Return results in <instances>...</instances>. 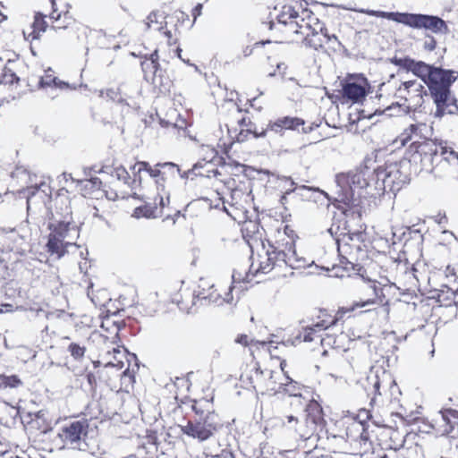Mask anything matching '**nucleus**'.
Returning a JSON list of instances; mask_svg holds the SVG:
<instances>
[{"label":"nucleus","instance_id":"64","mask_svg":"<svg viewBox=\"0 0 458 458\" xmlns=\"http://www.w3.org/2000/svg\"><path fill=\"white\" fill-rule=\"evenodd\" d=\"M252 53V47H246L244 49H243V55L244 56H249Z\"/></svg>","mask_w":458,"mask_h":458},{"label":"nucleus","instance_id":"25","mask_svg":"<svg viewBox=\"0 0 458 458\" xmlns=\"http://www.w3.org/2000/svg\"><path fill=\"white\" fill-rule=\"evenodd\" d=\"M367 95L364 85L357 82H346L343 85V96L352 102L362 100Z\"/></svg>","mask_w":458,"mask_h":458},{"label":"nucleus","instance_id":"29","mask_svg":"<svg viewBox=\"0 0 458 458\" xmlns=\"http://www.w3.org/2000/svg\"><path fill=\"white\" fill-rule=\"evenodd\" d=\"M360 12L362 13H366L370 16L386 18V19H388V20H391V21H396V22L402 23V24H403V14H404V13H398V12L387 13V12L374 11V10H361Z\"/></svg>","mask_w":458,"mask_h":458},{"label":"nucleus","instance_id":"1","mask_svg":"<svg viewBox=\"0 0 458 458\" xmlns=\"http://www.w3.org/2000/svg\"><path fill=\"white\" fill-rule=\"evenodd\" d=\"M431 131L432 128L424 123H412L401 134L400 141L405 145L407 141L418 138L411 145L420 157L421 169L435 177H442L451 168H458V153L445 141L437 142L428 139Z\"/></svg>","mask_w":458,"mask_h":458},{"label":"nucleus","instance_id":"2","mask_svg":"<svg viewBox=\"0 0 458 458\" xmlns=\"http://www.w3.org/2000/svg\"><path fill=\"white\" fill-rule=\"evenodd\" d=\"M55 210L47 208V228L50 231L47 250L57 259L69 252L70 247L78 248L76 241L80 236L77 225L73 222L72 208L67 199H55Z\"/></svg>","mask_w":458,"mask_h":458},{"label":"nucleus","instance_id":"13","mask_svg":"<svg viewBox=\"0 0 458 458\" xmlns=\"http://www.w3.org/2000/svg\"><path fill=\"white\" fill-rule=\"evenodd\" d=\"M370 174L371 169L365 165L345 174L337 175L336 182L342 187L347 185L352 192V198H353L355 190H363L368 187H372Z\"/></svg>","mask_w":458,"mask_h":458},{"label":"nucleus","instance_id":"54","mask_svg":"<svg viewBox=\"0 0 458 458\" xmlns=\"http://www.w3.org/2000/svg\"><path fill=\"white\" fill-rule=\"evenodd\" d=\"M380 387H381V383L378 379V377L375 376L373 378V388H374L375 393L378 394L379 395L381 394V392L379 390Z\"/></svg>","mask_w":458,"mask_h":458},{"label":"nucleus","instance_id":"36","mask_svg":"<svg viewBox=\"0 0 458 458\" xmlns=\"http://www.w3.org/2000/svg\"><path fill=\"white\" fill-rule=\"evenodd\" d=\"M67 351L75 360L79 361L84 358L86 347L77 343H71L67 347Z\"/></svg>","mask_w":458,"mask_h":458},{"label":"nucleus","instance_id":"43","mask_svg":"<svg viewBox=\"0 0 458 458\" xmlns=\"http://www.w3.org/2000/svg\"><path fill=\"white\" fill-rule=\"evenodd\" d=\"M441 419L443 424H447V422H457L456 421V411L454 410H445L441 411Z\"/></svg>","mask_w":458,"mask_h":458},{"label":"nucleus","instance_id":"32","mask_svg":"<svg viewBox=\"0 0 458 458\" xmlns=\"http://www.w3.org/2000/svg\"><path fill=\"white\" fill-rule=\"evenodd\" d=\"M199 154L202 156V165L203 168L205 166H212V162L215 158H219L217 157V151L215 148L208 145H202L199 148Z\"/></svg>","mask_w":458,"mask_h":458},{"label":"nucleus","instance_id":"31","mask_svg":"<svg viewBox=\"0 0 458 458\" xmlns=\"http://www.w3.org/2000/svg\"><path fill=\"white\" fill-rule=\"evenodd\" d=\"M165 22V16L159 12H151L147 17L146 27L147 29H154L156 30H162Z\"/></svg>","mask_w":458,"mask_h":458},{"label":"nucleus","instance_id":"27","mask_svg":"<svg viewBox=\"0 0 458 458\" xmlns=\"http://www.w3.org/2000/svg\"><path fill=\"white\" fill-rule=\"evenodd\" d=\"M437 68V67L429 65L422 61H415L412 59V64H411V68L408 72H411L414 75L420 78L425 83V81L428 80L431 73H433V71Z\"/></svg>","mask_w":458,"mask_h":458},{"label":"nucleus","instance_id":"60","mask_svg":"<svg viewBox=\"0 0 458 458\" xmlns=\"http://www.w3.org/2000/svg\"><path fill=\"white\" fill-rule=\"evenodd\" d=\"M87 379H88V382L89 383V385H91V386L96 383V377H95L94 374H92V373H89L87 375Z\"/></svg>","mask_w":458,"mask_h":458},{"label":"nucleus","instance_id":"8","mask_svg":"<svg viewBox=\"0 0 458 458\" xmlns=\"http://www.w3.org/2000/svg\"><path fill=\"white\" fill-rule=\"evenodd\" d=\"M11 175L13 179H16L21 184H26L23 194L27 199L28 212H30L32 205L38 199L45 204V200L47 199V191L50 189L47 183L41 182L40 183L29 185V183L32 182V179L29 171L23 167H17Z\"/></svg>","mask_w":458,"mask_h":458},{"label":"nucleus","instance_id":"23","mask_svg":"<svg viewBox=\"0 0 458 458\" xmlns=\"http://www.w3.org/2000/svg\"><path fill=\"white\" fill-rule=\"evenodd\" d=\"M346 435L349 438L358 441L360 445H366L370 437L365 424L360 421H353L351 423L346 429Z\"/></svg>","mask_w":458,"mask_h":458},{"label":"nucleus","instance_id":"51","mask_svg":"<svg viewBox=\"0 0 458 458\" xmlns=\"http://www.w3.org/2000/svg\"><path fill=\"white\" fill-rule=\"evenodd\" d=\"M31 30L27 34L25 31H23L24 37L27 40H35L38 39L40 37V34L38 30H35L33 28H30Z\"/></svg>","mask_w":458,"mask_h":458},{"label":"nucleus","instance_id":"24","mask_svg":"<svg viewBox=\"0 0 458 458\" xmlns=\"http://www.w3.org/2000/svg\"><path fill=\"white\" fill-rule=\"evenodd\" d=\"M368 287L369 291L371 293L368 294L369 298L354 302L352 310L369 307L370 305L378 304L382 301L380 298L383 296V289L377 284V282L369 281Z\"/></svg>","mask_w":458,"mask_h":458},{"label":"nucleus","instance_id":"10","mask_svg":"<svg viewBox=\"0 0 458 458\" xmlns=\"http://www.w3.org/2000/svg\"><path fill=\"white\" fill-rule=\"evenodd\" d=\"M403 24L413 29H425L435 34L445 35L449 32L446 22L435 15L404 13Z\"/></svg>","mask_w":458,"mask_h":458},{"label":"nucleus","instance_id":"26","mask_svg":"<svg viewBox=\"0 0 458 458\" xmlns=\"http://www.w3.org/2000/svg\"><path fill=\"white\" fill-rule=\"evenodd\" d=\"M14 62L8 60L4 65L0 59V84H13L20 81V78L13 71Z\"/></svg>","mask_w":458,"mask_h":458},{"label":"nucleus","instance_id":"11","mask_svg":"<svg viewBox=\"0 0 458 458\" xmlns=\"http://www.w3.org/2000/svg\"><path fill=\"white\" fill-rule=\"evenodd\" d=\"M324 419L322 409L318 403H311L307 406L306 417L302 423L295 427V431L303 440H309L315 435L318 428H322Z\"/></svg>","mask_w":458,"mask_h":458},{"label":"nucleus","instance_id":"47","mask_svg":"<svg viewBox=\"0 0 458 458\" xmlns=\"http://www.w3.org/2000/svg\"><path fill=\"white\" fill-rule=\"evenodd\" d=\"M111 38L107 37L106 34L103 31H99V37H98V44L103 48H109L110 46L107 44V41H109Z\"/></svg>","mask_w":458,"mask_h":458},{"label":"nucleus","instance_id":"40","mask_svg":"<svg viewBox=\"0 0 458 458\" xmlns=\"http://www.w3.org/2000/svg\"><path fill=\"white\" fill-rule=\"evenodd\" d=\"M55 78L56 77L54 76L52 69L49 68L45 72V75L40 78L39 86L41 88L51 87L54 82H55Z\"/></svg>","mask_w":458,"mask_h":458},{"label":"nucleus","instance_id":"38","mask_svg":"<svg viewBox=\"0 0 458 458\" xmlns=\"http://www.w3.org/2000/svg\"><path fill=\"white\" fill-rule=\"evenodd\" d=\"M46 414L47 412L43 410H40L37 412H29L27 414V417L29 418L27 422L36 424L38 428H41V424L46 422Z\"/></svg>","mask_w":458,"mask_h":458},{"label":"nucleus","instance_id":"52","mask_svg":"<svg viewBox=\"0 0 458 458\" xmlns=\"http://www.w3.org/2000/svg\"><path fill=\"white\" fill-rule=\"evenodd\" d=\"M251 134V132H247L245 129H242L240 132L236 136V140L238 142H243L248 139V135Z\"/></svg>","mask_w":458,"mask_h":458},{"label":"nucleus","instance_id":"5","mask_svg":"<svg viewBox=\"0 0 458 458\" xmlns=\"http://www.w3.org/2000/svg\"><path fill=\"white\" fill-rule=\"evenodd\" d=\"M175 168H177V165L172 162L157 163L155 166H151L148 174L155 179L157 196L153 201H147L144 206L135 208L134 216L136 217L156 218L163 215L164 208L170 203V192L165 186V169L175 172Z\"/></svg>","mask_w":458,"mask_h":458},{"label":"nucleus","instance_id":"21","mask_svg":"<svg viewBox=\"0 0 458 458\" xmlns=\"http://www.w3.org/2000/svg\"><path fill=\"white\" fill-rule=\"evenodd\" d=\"M279 252L278 247L273 245L270 246L266 251L265 257H260L259 266L257 268V272L267 274L269 273L276 265L281 266L277 253Z\"/></svg>","mask_w":458,"mask_h":458},{"label":"nucleus","instance_id":"17","mask_svg":"<svg viewBox=\"0 0 458 458\" xmlns=\"http://www.w3.org/2000/svg\"><path fill=\"white\" fill-rule=\"evenodd\" d=\"M407 165L406 162L389 164L388 179H386L387 190L390 191H399L403 185L410 182V177L403 169Z\"/></svg>","mask_w":458,"mask_h":458},{"label":"nucleus","instance_id":"50","mask_svg":"<svg viewBox=\"0 0 458 458\" xmlns=\"http://www.w3.org/2000/svg\"><path fill=\"white\" fill-rule=\"evenodd\" d=\"M49 1L51 3L52 9H53V12L50 13L49 17L54 21H58L60 20V18H61V13H56L57 9L55 7V5H56L55 1V0H49Z\"/></svg>","mask_w":458,"mask_h":458},{"label":"nucleus","instance_id":"39","mask_svg":"<svg viewBox=\"0 0 458 458\" xmlns=\"http://www.w3.org/2000/svg\"><path fill=\"white\" fill-rule=\"evenodd\" d=\"M46 15H44L41 13H37L35 15L34 21L31 25V28H33L35 30H38V33L45 32L47 28V23L45 21Z\"/></svg>","mask_w":458,"mask_h":458},{"label":"nucleus","instance_id":"12","mask_svg":"<svg viewBox=\"0 0 458 458\" xmlns=\"http://www.w3.org/2000/svg\"><path fill=\"white\" fill-rule=\"evenodd\" d=\"M303 10L299 1H295L294 4H284L276 14L277 23L286 26L289 32L300 35V30L304 29L301 22Z\"/></svg>","mask_w":458,"mask_h":458},{"label":"nucleus","instance_id":"15","mask_svg":"<svg viewBox=\"0 0 458 458\" xmlns=\"http://www.w3.org/2000/svg\"><path fill=\"white\" fill-rule=\"evenodd\" d=\"M279 252L277 257L279 258L280 263L293 269H301L306 267H310L314 261H310L303 256H299L295 250V243L293 240L282 243L277 246Z\"/></svg>","mask_w":458,"mask_h":458},{"label":"nucleus","instance_id":"4","mask_svg":"<svg viewBox=\"0 0 458 458\" xmlns=\"http://www.w3.org/2000/svg\"><path fill=\"white\" fill-rule=\"evenodd\" d=\"M191 408L195 416L185 425H180L181 431L199 442L207 441L221 427L218 415L212 410V403L208 399L194 401Z\"/></svg>","mask_w":458,"mask_h":458},{"label":"nucleus","instance_id":"59","mask_svg":"<svg viewBox=\"0 0 458 458\" xmlns=\"http://www.w3.org/2000/svg\"><path fill=\"white\" fill-rule=\"evenodd\" d=\"M216 457H218V458H229V457L233 458V454L231 452L223 450L220 454L216 455Z\"/></svg>","mask_w":458,"mask_h":458},{"label":"nucleus","instance_id":"16","mask_svg":"<svg viewBox=\"0 0 458 458\" xmlns=\"http://www.w3.org/2000/svg\"><path fill=\"white\" fill-rule=\"evenodd\" d=\"M398 92L406 101L410 100L415 106H421L423 96L428 95L423 84L416 80L403 82L398 89Z\"/></svg>","mask_w":458,"mask_h":458},{"label":"nucleus","instance_id":"44","mask_svg":"<svg viewBox=\"0 0 458 458\" xmlns=\"http://www.w3.org/2000/svg\"><path fill=\"white\" fill-rule=\"evenodd\" d=\"M456 426H458V422H447V424H443L441 426V434L444 436H452L454 437V436L452 434L454 432Z\"/></svg>","mask_w":458,"mask_h":458},{"label":"nucleus","instance_id":"45","mask_svg":"<svg viewBox=\"0 0 458 458\" xmlns=\"http://www.w3.org/2000/svg\"><path fill=\"white\" fill-rule=\"evenodd\" d=\"M150 168L151 165L145 161L137 162L133 166V170L138 174H140L142 171L148 173Z\"/></svg>","mask_w":458,"mask_h":458},{"label":"nucleus","instance_id":"61","mask_svg":"<svg viewBox=\"0 0 458 458\" xmlns=\"http://www.w3.org/2000/svg\"><path fill=\"white\" fill-rule=\"evenodd\" d=\"M286 419H287V422L289 424L294 422L298 426L299 421H298V419L296 417H294L293 415H289V416L286 417Z\"/></svg>","mask_w":458,"mask_h":458},{"label":"nucleus","instance_id":"48","mask_svg":"<svg viewBox=\"0 0 458 458\" xmlns=\"http://www.w3.org/2000/svg\"><path fill=\"white\" fill-rule=\"evenodd\" d=\"M437 47V41L433 37H428V38L424 42V48L428 51L435 50Z\"/></svg>","mask_w":458,"mask_h":458},{"label":"nucleus","instance_id":"3","mask_svg":"<svg viewBox=\"0 0 458 458\" xmlns=\"http://www.w3.org/2000/svg\"><path fill=\"white\" fill-rule=\"evenodd\" d=\"M458 79V72L437 67L425 84L436 105L435 117L458 114L457 99L451 92L452 84Z\"/></svg>","mask_w":458,"mask_h":458},{"label":"nucleus","instance_id":"41","mask_svg":"<svg viewBox=\"0 0 458 458\" xmlns=\"http://www.w3.org/2000/svg\"><path fill=\"white\" fill-rule=\"evenodd\" d=\"M112 176L119 181H123L124 183H128L130 180L129 173L122 166L114 168L112 172Z\"/></svg>","mask_w":458,"mask_h":458},{"label":"nucleus","instance_id":"37","mask_svg":"<svg viewBox=\"0 0 458 458\" xmlns=\"http://www.w3.org/2000/svg\"><path fill=\"white\" fill-rule=\"evenodd\" d=\"M284 180L285 181V183L289 184V186H288V188L285 189L284 195L282 197V201L286 199V195H288V194H290L292 192H294L295 191H313L314 190L313 188L309 187V186H305V185H301V186L297 187L296 183L291 178H288V177H284Z\"/></svg>","mask_w":458,"mask_h":458},{"label":"nucleus","instance_id":"62","mask_svg":"<svg viewBox=\"0 0 458 458\" xmlns=\"http://www.w3.org/2000/svg\"><path fill=\"white\" fill-rule=\"evenodd\" d=\"M1 230L4 233H16V229L15 228H11V227H4Z\"/></svg>","mask_w":458,"mask_h":458},{"label":"nucleus","instance_id":"28","mask_svg":"<svg viewBox=\"0 0 458 458\" xmlns=\"http://www.w3.org/2000/svg\"><path fill=\"white\" fill-rule=\"evenodd\" d=\"M277 386V392L283 391L290 396L301 395V385L287 375H284V382H278Z\"/></svg>","mask_w":458,"mask_h":458},{"label":"nucleus","instance_id":"46","mask_svg":"<svg viewBox=\"0 0 458 458\" xmlns=\"http://www.w3.org/2000/svg\"><path fill=\"white\" fill-rule=\"evenodd\" d=\"M204 169H205V171H203L202 173H204L203 176H205V177L211 178V177H217L218 175H221V173L216 168H214L211 166H205Z\"/></svg>","mask_w":458,"mask_h":458},{"label":"nucleus","instance_id":"42","mask_svg":"<svg viewBox=\"0 0 458 458\" xmlns=\"http://www.w3.org/2000/svg\"><path fill=\"white\" fill-rule=\"evenodd\" d=\"M391 63L396 66H400L409 71L411 64H412V59L410 57L398 58L395 56L391 59Z\"/></svg>","mask_w":458,"mask_h":458},{"label":"nucleus","instance_id":"7","mask_svg":"<svg viewBox=\"0 0 458 458\" xmlns=\"http://www.w3.org/2000/svg\"><path fill=\"white\" fill-rule=\"evenodd\" d=\"M233 289V285H231L228 292L223 296L214 284H210L207 288L205 286H199V290L192 294L191 306L188 307V305H184L183 301H182L178 303L179 309L190 313L191 308L197 305L198 302L202 306L211 304L221 306L224 303H232L233 301L232 293Z\"/></svg>","mask_w":458,"mask_h":458},{"label":"nucleus","instance_id":"57","mask_svg":"<svg viewBox=\"0 0 458 458\" xmlns=\"http://www.w3.org/2000/svg\"><path fill=\"white\" fill-rule=\"evenodd\" d=\"M330 42H335L338 46H341V42L339 41L338 38L335 34H330L328 36V38H327V40H325V43H330Z\"/></svg>","mask_w":458,"mask_h":458},{"label":"nucleus","instance_id":"14","mask_svg":"<svg viewBox=\"0 0 458 458\" xmlns=\"http://www.w3.org/2000/svg\"><path fill=\"white\" fill-rule=\"evenodd\" d=\"M277 376L278 373L269 369L262 370L260 368H255L246 375L250 386L256 390L264 394L266 391L277 392Z\"/></svg>","mask_w":458,"mask_h":458},{"label":"nucleus","instance_id":"9","mask_svg":"<svg viewBox=\"0 0 458 458\" xmlns=\"http://www.w3.org/2000/svg\"><path fill=\"white\" fill-rule=\"evenodd\" d=\"M87 420H74L63 426L58 433L61 441L73 449L86 451L88 444L85 441L89 431Z\"/></svg>","mask_w":458,"mask_h":458},{"label":"nucleus","instance_id":"19","mask_svg":"<svg viewBox=\"0 0 458 458\" xmlns=\"http://www.w3.org/2000/svg\"><path fill=\"white\" fill-rule=\"evenodd\" d=\"M303 124V120L300 118L284 116L278 118L274 122H269L265 130H267V132L271 131L276 133H281L284 130H295Z\"/></svg>","mask_w":458,"mask_h":458},{"label":"nucleus","instance_id":"33","mask_svg":"<svg viewBox=\"0 0 458 458\" xmlns=\"http://www.w3.org/2000/svg\"><path fill=\"white\" fill-rule=\"evenodd\" d=\"M239 125L242 129H245L247 132H251L255 139L263 138L267 135V130L262 128L261 131H258L256 124L250 118H242L239 120Z\"/></svg>","mask_w":458,"mask_h":458},{"label":"nucleus","instance_id":"18","mask_svg":"<svg viewBox=\"0 0 458 458\" xmlns=\"http://www.w3.org/2000/svg\"><path fill=\"white\" fill-rule=\"evenodd\" d=\"M158 59V51L156 49L148 57L146 56L140 64L144 79L153 84H157L158 78L162 77V70Z\"/></svg>","mask_w":458,"mask_h":458},{"label":"nucleus","instance_id":"34","mask_svg":"<svg viewBox=\"0 0 458 458\" xmlns=\"http://www.w3.org/2000/svg\"><path fill=\"white\" fill-rule=\"evenodd\" d=\"M23 385L17 375L6 376L0 374V389L18 388Z\"/></svg>","mask_w":458,"mask_h":458},{"label":"nucleus","instance_id":"63","mask_svg":"<svg viewBox=\"0 0 458 458\" xmlns=\"http://www.w3.org/2000/svg\"><path fill=\"white\" fill-rule=\"evenodd\" d=\"M67 27H68V24H66V25H53L51 27V30L57 32L59 30L66 29Z\"/></svg>","mask_w":458,"mask_h":458},{"label":"nucleus","instance_id":"6","mask_svg":"<svg viewBox=\"0 0 458 458\" xmlns=\"http://www.w3.org/2000/svg\"><path fill=\"white\" fill-rule=\"evenodd\" d=\"M302 27L303 30H300L302 36V44L306 47L318 50L323 47L325 40L330 35L325 24L310 10L302 11Z\"/></svg>","mask_w":458,"mask_h":458},{"label":"nucleus","instance_id":"49","mask_svg":"<svg viewBox=\"0 0 458 458\" xmlns=\"http://www.w3.org/2000/svg\"><path fill=\"white\" fill-rule=\"evenodd\" d=\"M106 98L113 101L122 102V98L119 97L118 92L114 89H109L106 92Z\"/></svg>","mask_w":458,"mask_h":458},{"label":"nucleus","instance_id":"30","mask_svg":"<svg viewBox=\"0 0 458 458\" xmlns=\"http://www.w3.org/2000/svg\"><path fill=\"white\" fill-rule=\"evenodd\" d=\"M456 297H458V293L447 288L446 290L439 291L437 296V301L441 306L449 307L451 305H455Z\"/></svg>","mask_w":458,"mask_h":458},{"label":"nucleus","instance_id":"20","mask_svg":"<svg viewBox=\"0 0 458 458\" xmlns=\"http://www.w3.org/2000/svg\"><path fill=\"white\" fill-rule=\"evenodd\" d=\"M326 318H322L320 321L313 324L312 326L307 327L304 330L303 334V341L304 342H312L314 340L313 335L317 332H320L323 330H328L331 327L336 326L338 319L335 318H332L331 316L325 315Z\"/></svg>","mask_w":458,"mask_h":458},{"label":"nucleus","instance_id":"58","mask_svg":"<svg viewBox=\"0 0 458 458\" xmlns=\"http://www.w3.org/2000/svg\"><path fill=\"white\" fill-rule=\"evenodd\" d=\"M236 343L248 345V336L246 335H242L236 338Z\"/></svg>","mask_w":458,"mask_h":458},{"label":"nucleus","instance_id":"53","mask_svg":"<svg viewBox=\"0 0 458 458\" xmlns=\"http://www.w3.org/2000/svg\"><path fill=\"white\" fill-rule=\"evenodd\" d=\"M232 280H233V284L242 281L243 277L242 276V273L237 270H233V275H232Z\"/></svg>","mask_w":458,"mask_h":458},{"label":"nucleus","instance_id":"22","mask_svg":"<svg viewBox=\"0 0 458 458\" xmlns=\"http://www.w3.org/2000/svg\"><path fill=\"white\" fill-rule=\"evenodd\" d=\"M389 164L386 166H377L371 170V185L377 191H387L386 179H388Z\"/></svg>","mask_w":458,"mask_h":458},{"label":"nucleus","instance_id":"35","mask_svg":"<svg viewBox=\"0 0 458 458\" xmlns=\"http://www.w3.org/2000/svg\"><path fill=\"white\" fill-rule=\"evenodd\" d=\"M203 169L202 162L196 163L191 169L182 172L181 169L177 166L175 168V172L179 174L182 179H193L194 176L204 175V173L200 171Z\"/></svg>","mask_w":458,"mask_h":458},{"label":"nucleus","instance_id":"55","mask_svg":"<svg viewBox=\"0 0 458 458\" xmlns=\"http://www.w3.org/2000/svg\"><path fill=\"white\" fill-rule=\"evenodd\" d=\"M203 5L201 4H198L193 9H192V16L194 18V21L201 14Z\"/></svg>","mask_w":458,"mask_h":458},{"label":"nucleus","instance_id":"56","mask_svg":"<svg viewBox=\"0 0 458 458\" xmlns=\"http://www.w3.org/2000/svg\"><path fill=\"white\" fill-rule=\"evenodd\" d=\"M53 86L58 89H65L68 88V83L63 81H60L57 77L55 78V82H54Z\"/></svg>","mask_w":458,"mask_h":458}]
</instances>
